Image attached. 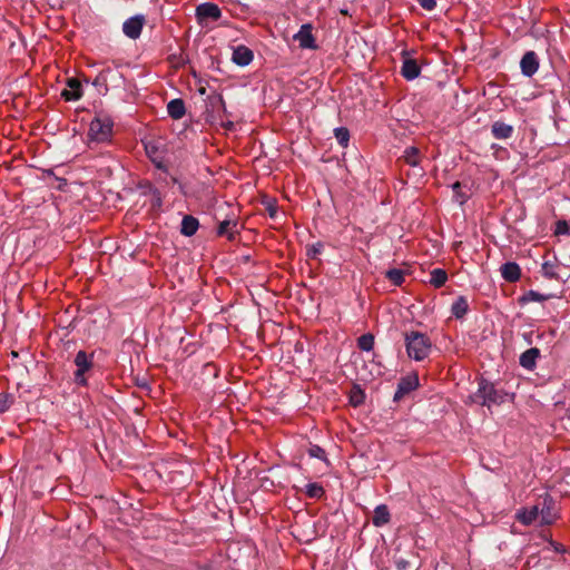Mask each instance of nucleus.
<instances>
[{"label":"nucleus","instance_id":"nucleus-1","mask_svg":"<svg viewBox=\"0 0 570 570\" xmlns=\"http://www.w3.org/2000/svg\"><path fill=\"white\" fill-rule=\"evenodd\" d=\"M405 346L407 355L415 361H423L429 356L432 347L431 340L421 332L405 333Z\"/></svg>","mask_w":570,"mask_h":570},{"label":"nucleus","instance_id":"nucleus-2","mask_svg":"<svg viewBox=\"0 0 570 570\" xmlns=\"http://www.w3.org/2000/svg\"><path fill=\"white\" fill-rule=\"evenodd\" d=\"M112 121L107 115L98 114L89 126L88 137L91 141H108L112 132Z\"/></svg>","mask_w":570,"mask_h":570},{"label":"nucleus","instance_id":"nucleus-3","mask_svg":"<svg viewBox=\"0 0 570 570\" xmlns=\"http://www.w3.org/2000/svg\"><path fill=\"white\" fill-rule=\"evenodd\" d=\"M471 399L473 402L488 407L503 402V395L494 389L493 384L487 381H481L479 383V389Z\"/></svg>","mask_w":570,"mask_h":570},{"label":"nucleus","instance_id":"nucleus-4","mask_svg":"<svg viewBox=\"0 0 570 570\" xmlns=\"http://www.w3.org/2000/svg\"><path fill=\"white\" fill-rule=\"evenodd\" d=\"M146 23L144 14H136L128 18L122 23V32L129 39L136 40L140 37L142 28Z\"/></svg>","mask_w":570,"mask_h":570},{"label":"nucleus","instance_id":"nucleus-5","mask_svg":"<svg viewBox=\"0 0 570 570\" xmlns=\"http://www.w3.org/2000/svg\"><path fill=\"white\" fill-rule=\"evenodd\" d=\"M75 365L77 366V371L75 372V381L78 384L85 385V373L89 371L92 365L89 355L85 351H79L75 357Z\"/></svg>","mask_w":570,"mask_h":570},{"label":"nucleus","instance_id":"nucleus-6","mask_svg":"<svg viewBox=\"0 0 570 570\" xmlns=\"http://www.w3.org/2000/svg\"><path fill=\"white\" fill-rule=\"evenodd\" d=\"M312 31V24L305 23L301 27L298 32L294 35V40L298 42L302 49H317L316 40Z\"/></svg>","mask_w":570,"mask_h":570},{"label":"nucleus","instance_id":"nucleus-7","mask_svg":"<svg viewBox=\"0 0 570 570\" xmlns=\"http://www.w3.org/2000/svg\"><path fill=\"white\" fill-rule=\"evenodd\" d=\"M222 16L219 7L212 2H205L196 8V17L200 23L207 20H218Z\"/></svg>","mask_w":570,"mask_h":570},{"label":"nucleus","instance_id":"nucleus-8","mask_svg":"<svg viewBox=\"0 0 570 570\" xmlns=\"http://www.w3.org/2000/svg\"><path fill=\"white\" fill-rule=\"evenodd\" d=\"M540 523L552 524L557 519L554 503L551 498L546 497L539 502Z\"/></svg>","mask_w":570,"mask_h":570},{"label":"nucleus","instance_id":"nucleus-9","mask_svg":"<svg viewBox=\"0 0 570 570\" xmlns=\"http://www.w3.org/2000/svg\"><path fill=\"white\" fill-rule=\"evenodd\" d=\"M419 386V377L416 374L404 376L397 384V390L394 394V400H401L405 394L415 390Z\"/></svg>","mask_w":570,"mask_h":570},{"label":"nucleus","instance_id":"nucleus-10","mask_svg":"<svg viewBox=\"0 0 570 570\" xmlns=\"http://www.w3.org/2000/svg\"><path fill=\"white\" fill-rule=\"evenodd\" d=\"M520 67L524 76H533L539 68L538 56L534 51H528L523 55Z\"/></svg>","mask_w":570,"mask_h":570},{"label":"nucleus","instance_id":"nucleus-11","mask_svg":"<svg viewBox=\"0 0 570 570\" xmlns=\"http://www.w3.org/2000/svg\"><path fill=\"white\" fill-rule=\"evenodd\" d=\"M82 96L81 83L77 78H69L67 80V88L62 90L61 97L66 101H73L80 99Z\"/></svg>","mask_w":570,"mask_h":570},{"label":"nucleus","instance_id":"nucleus-12","mask_svg":"<svg viewBox=\"0 0 570 570\" xmlns=\"http://www.w3.org/2000/svg\"><path fill=\"white\" fill-rule=\"evenodd\" d=\"M517 519L524 525H530L535 520H540L539 502L530 508L519 510Z\"/></svg>","mask_w":570,"mask_h":570},{"label":"nucleus","instance_id":"nucleus-13","mask_svg":"<svg viewBox=\"0 0 570 570\" xmlns=\"http://www.w3.org/2000/svg\"><path fill=\"white\" fill-rule=\"evenodd\" d=\"M421 68L415 59L405 58L401 68V75L406 80H413L419 77Z\"/></svg>","mask_w":570,"mask_h":570},{"label":"nucleus","instance_id":"nucleus-14","mask_svg":"<svg viewBox=\"0 0 570 570\" xmlns=\"http://www.w3.org/2000/svg\"><path fill=\"white\" fill-rule=\"evenodd\" d=\"M502 277L510 283L519 281L521 276V269L517 263L508 262L501 266Z\"/></svg>","mask_w":570,"mask_h":570},{"label":"nucleus","instance_id":"nucleus-15","mask_svg":"<svg viewBox=\"0 0 570 570\" xmlns=\"http://www.w3.org/2000/svg\"><path fill=\"white\" fill-rule=\"evenodd\" d=\"M539 356L540 350L537 347H531L520 355V365L525 370H533Z\"/></svg>","mask_w":570,"mask_h":570},{"label":"nucleus","instance_id":"nucleus-16","mask_svg":"<svg viewBox=\"0 0 570 570\" xmlns=\"http://www.w3.org/2000/svg\"><path fill=\"white\" fill-rule=\"evenodd\" d=\"M253 60V52L245 46H238L233 51V61L238 66H247Z\"/></svg>","mask_w":570,"mask_h":570},{"label":"nucleus","instance_id":"nucleus-17","mask_svg":"<svg viewBox=\"0 0 570 570\" xmlns=\"http://www.w3.org/2000/svg\"><path fill=\"white\" fill-rule=\"evenodd\" d=\"M492 135L494 136V138L497 139H508L511 137L512 132H513V127L505 124V122H502V121H495L493 125H492Z\"/></svg>","mask_w":570,"mask_h":570},{"label":"nucleus","instance_id":"nucleus-18","mask_svg":"<svg viewBox=\"0 0 570 570\" xmlns=\"http://www.w3.org/2000/svg\"><path fill=\"white\" fill-rule=\"evenodd\" d=\"M199 227L198 219L194 216L186 215L181 220L180 233L185 236H193Z\"/></svg>","mask_w":570,"mask_h":570},{"label":"nucleus","instance_id":"nucleus-19","mask_svg":"<svg viewBox=\"0 0 570 570\" xmlns=\"http://www.w3.org/2000/svg\"><path fill=\"white\" fill-rule=\"evenodd\" d=\"M421 153L417 147L411 146L405 148L402 159L410 166L416 167L421 163Z\"/></svg>","mask_w":570,"mask_h":570},{"label":"nucleus","instance_id":"nucleus-20","mask_svg":"<svg viewBox=\"0 0 570 570\" xmlns=\"http://www.w3.org/2000/svg\"><path fill=\"white\" fill-rule=\"evenodd\" d=\"M373 524L382 527L390 521V511L385 504L377 505L374 510Z\"/></svg>","mask_w":570,"mask_h":570},{"label":"nucleus","instance_id":"nucleus-21","mask_svg":"<svg viewBox=\"0 0 570 570\" xmlns=\"http://www.w3.org/2000/svg\"><path fill=\"white\" fill-rule=\"evenodd\" d=\"M167 111L174 119H180L185 115V104L181 99H173L167 105Z\"/></svg>","mask_w":570,"mask_h":570},{"label":"nucleus","instance_id":"nucleus-22","mask_svg":"<svg viewBox=\"0 0 570 570\" xmlns=\"http://www.w3.org/2000/svg\"><path fill=\"white\" fill-rule=\"evenodd\" d=\"M558 269H559V265H558V262L556 258L553 261H544L541 266L542 275L549 279H558L559 278Z\"/></svg>","mask_w":570,"mask_h":570},{"label":"nucleus","instance_id":"nucleus-23","mask_svg":"<svg viewBox=\"0 0 570 570\" xmlns=\"http://www.w3.org/2000/svg\"><path fill=\"white\" fill-rule=\"evenodd\" d=\"M236 223L229 219L223 220L217 229V234L219 236H226L228 239L234 238V229L236 227Z\"/></svg>","mask_w":570,"mask_h":570},{"label":"nucleus","instance_id":"nucleus-24","mask_svg":"<svg viewBox=\"0 0 570 570\" xmlns=\"http://www.w3.org/2000/svg\"><path fill=\"white\" fill-rule=\"evenodd\" d=\"M446 279H448V274L444 269L435 268L431 272L430 283L434 287L443 286L445 284Z\"/></svg>","mask_w":570,"mask_h":570},{"label":"nucleus","instance_id":"nucleus-25","mask_svg":"<svg viewBox=\"0 0 570 570\" xmlns=\"http://www.w3.org/2000/svg\"><path fill=\"white\" fill-rule=\"evenodd\" d=\"M469 305L464 297H459L452 305V314L456 318L463 317L468 312Z\"/></svg>","mask_w":570,"mask_h":570},{"label":"nucleus","instance_id":"nucleus-26","mask_svg":"<svg viewBox=\"0 0 570 570\" xmlns=\"http://www.w3.org/2000/svg\"><path fill=\"white\" fill-rule=\"evenodd\" d=\"M357 346L362 350V351H371L373 350V346H374V336L371 334V333H366V334H363L362 336L358 337L357 340Z\"/></svg>","mask_w":570,"mask_h":570},{"label":"nucleus","instance_id":"nucleus-27","mask_svg":"<svg viewBox=\"0 0 570 570\" xmlns=\"http://www.w3.org/2000/svg\"><path fill=\"white\" fill-rule=\"evenodd\" d=\"M386 278H389L395 286H400L404 282V272L402 269L392 268L385 273Z\"/></svg>","mask_w":570,"mask_h":570},{"label":"nucleus","instance_id":"nucleus-28","mask_svg":"<svg viewBox=\"0 0 570 570\" xmlns=\"http://www.w3.org/2000/svg\"><path fill=\"white\" fill-rule=\"evenodd\" d=\"M364 399H365V394L358 386H354L351 390L350 402L353 406L361 405L364 402Z\"/></svg>","mask_w":570,"mask_h":570},{"label":"nucleus","instance_id":"nucleus-29","mask_svg":"<svg viewBox=\"0 0 570 570\" xmlns=\"http://www.w3.org/2000/svg\"><path fill=\"white\" fill-rule=\"evenodd\" d=\"M305 492L309 498L317 499L324 494V489L318 483H308Z\"/></svg>","mask_w":570,"mask_h":570},{"label":"nucleus","instance_id":"nucleus-30","mask_svg":"<svg viewBox=\"0 0 570 570\" xmlns=\"http://www.w3.org/2000/svg\"><path fill=\"white\" fill-rule=\"evenodd\" d=\"M335 138L342 147H346L350 140V132L345 127H338L334 130Z\"/></svg>","mask_w":570,"mask_h":570},{"label":"nucleus","instance_id":"nucleus-31","mask_svg":"<svg viewBox=\"0 0 570 570\" xmlns=\"http://www.w3.org/2000/svg\"><path fill=\"white\" fill-rule=\"evenodd\" d=\"M554 233L557 235H570V225L566 220H558Z\"/></svg>","mask_w":570,"mask_h":570},{"label":"nucleus","instance_id":"nucleus-32","mask_svg":"<svg viewBox=\"0 0 570 570\" xmlns=\"http://www.w3.org/2000/svg\"><path fill=\"white\" fill-rule=\"evenodd\" d=\"M308 454L313 458H317L320 460H325V451L318 445H312L308 449Z\"/></svg>","mask_w":570,"mask_h":570},{"label":"nucleus","instance_id":"nucleus-33","mask_svg":"<svg viewBox=\"0 0 570 570\" xmlns=\"http://www.w3.org/2000/svg\"><path fill=\"white\" fill-rule=\"evenodd\" d=\"M11 405V400L8 394L0 393V413L6 412Z\"/></svg>","mask_w":570,"mask_h":570},{"label":"nucleus","instance_id":"nucleus-34","mask_svg":"<svg viewBox=\"0 0 570 570\" xmlns=\"http://www.w3.org/2000/svg\"><path fill=\"white\" fill-rule=\"evenodd\" d=\"M452 188H453V191L455 193L456 200L460 204H464L465 200L468 199V196L460 193L461 184L459 181H456L452 185Z\"/></svg>","mask_w":570,"mask_h":570},{"label":"nucleus","instance_id":"nucleus-35","mask_svg":"<svg viewBox=\"0 0 570 570\" xmlns=\"http://www.w3.org/2000/svg\"><path fill=\"white\" fill-rule=\"evenodd\" d=\"M523 299L524 301H534V302H542L544 299V296L541 295L540 293L538 292H534V291H529L524 296H523Z\"/></svg>","mask_w":570,"mask_h":570},{"label":"nucleus","instance_id":"nucleus-36","mask_svg":"<svg viewBox=\"0 0 570 570\" xmlns=\"http://www.w3.org/2000/svg\"><path fill=\"white\" fill-rule=\"evenodd\" d=\"M419 4L425 10H433L436 7V0H417Z\"/></svg>","mask_w":570,"mask_h":570},{"label":"nucleus","instance_id":"nucleus-37","mask_svg":"<svg viewBox=\"0 0 570 570\" xmlns=\"http://www.w3.org/2000/svg\"><path fill=\"white\" fill-rule=\"evenodd\" d=\"M323 245L321 243L314 244L308 248L307 255L309 257H315L321 253Z\"/></svg>","mask_w":570,"mask_h":570},{"label":"nucleus","instance_id":"nucleus-38","mask_svg":"<svg viewBox=\"0 0 570 570\" xmlns=\"http://www.w3.org/2000/svg\"><path fill=\"white\" fill-rule=\"evenodd\" d=\"M407 564H409V562L403 559L396 561V567L399 570H405Z\"/></svg>","mask_w":570,"mask_h":570},{"label":"nucleus","instance_id":"nucleus-39","mask_svg":"<svg viewBox=\"0 0 570 570\" xmlns=\"http://www.w3.org/2000/svg\"><path fill=\"white\" fill-rule=\"evenodd\" d=\"M552 546L557 552H564V548L562 544L552 542Z\"/></svg>","mask_w":570,"mask_h":570},{"label":"nucleus","instance_id":"nucleus-40","mask_svg":"<svg viewBox=\"0 0 570 570\" xmlns=\"http://www.w3.org/2000/svg\"><path fill=\"white\" fill-rule=\"evenodd\" d=\"M268 212H269V216L271 217H274L275 214H276V209L274 207H272V206L268 208Z\"/></svg>","mask_w":570,"mask_h":570},{"label":"nucleus","instance_id":"nucleus-41","mask_svg":"<svg viewBox=\"0 0 570 570\" xmlns=\"http://www.w3.org/2000/svg\"><path fill=\"white\" fill-rule=\"evenodd\" d=\"M179 188H180V190H181V193H183V194H185V195L187 194V193L185 191V189H184V186H183L181 184L179 185Z\"/></svg>","mask_w":570,"mask_h":570},{"label":"nucleus","instance_id":"nucleus-42","mask_svg":"<svg viewBox=\"0 0 570 570\" xmlns=\"http://www.w3.org/2000/svg\"><path fill=\"white\" fill-rule=\"evenodd\" d=\"M227 127H228V128H232V127H233V122H228V124H227Z\"/></svg>","mask_w":570,"mask_h":570}]
</instances>
